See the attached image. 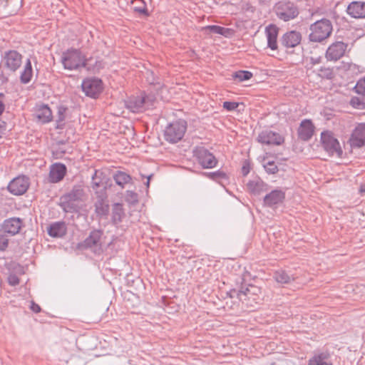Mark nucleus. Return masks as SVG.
I'll use <instances>...</instances> for the list:
<instances>
[{"mask_svg": "<svg viewBox=\"0 0 365 365\" xmlns=\"http://www.w3.org/2000/svg\"><path fill=\"white\" fill-rule=\"evenodd\" d=\"M61 62L64 69L80 71L87 66V58L80 49L71 48L63 52Z\"/></svg>", "mask_w": 365, "mask_h": 365, "instance_id": "1", "label": "nucleus"}, {"mask_svg": "<svg viewBox=\"0 0 365 365\" xmlns=\"http://www.w3.org/2000/svg\"><path fill=\"white\" fill-rule=\"evenodd\" d=\"M309 39L312 42L322 43L331 34L333 26L331 21L322 19L312 24L309 27Z\"/></svg>", "mask_w": 365, "mask_h": 365, "instance_id": "2", "label": "nucleus"}, {"mask_svg": "<svg viewBox=\"0 0 365 365\" xmlns=\"http://www.w3.org/2000/svg\"><path fill=\"white\" fill-rule=\"evenodd\" d=\"M155 97L142 92L139 96H133L125 102V108L132 113L143 112L146 108L153 106Z\"/></svg>", "mask_w": 365, "mask_h": 365, "instance_id": "3", "label": "nucleus"}, {"mask_svg": "<svg viewBox=\"0 0 365 365\" xmlns=\"http://www.w3.org/2000/svg\"><path fill=\"white\" fill-rule=\"evenodd\" d=\"M187 124L183 119H178L169 123L164 130L165 140L170 143H176L184 136Z\"/></svg>", "mask_w": 365, "mask_h": 365, "instance_id": "4", "label": "nucleus"}, {"mask_svg": "<svg viewBox=\"0 0 365 365\" xmlns=\"http://www.w3.org/2000/svg\"><path fill=\"white\" fill-rule=\"evenodd\" d=\"M320 141L323 149L329 154V156L336 155L338 158H341L342 156V148L332 132L329 130H324L322 132Z\"/></svg>", "mask_w": 365, "mask_h": 365, "instance_id": "5", "label": "nucleus"}, {"mask_svg": "<svg viewBox=\"0 0 365 365\" xmlns=\"http://www.w3.org/2000/svg\"><path fill=\"white\" fill-rule=\"evenodd\" d=\"M275 14L278 19L287 22L297 17L299 9L292 1H281L275 6Z\"/></svg>", "mask_w": 365, "mask_h": 365, "instance_id": "6", "label": "nucleus"}, {"mask_svg": "<svg viewBox=\"0 0 365 365\" xmlns=\"http://www.w3.org/2000/svg\"><path fill=\"white\" fill-rule=\"evenodd\" d=\"M193 156L204 169H211L217 164L215 156L204 147H196L193 150Z\"/></svg>", "mask_w": 365, "mask_h": 365, "instance_id": "7", "label": "nucleus"}, {"mask_svg": "<svg viewBox=\"0 0 365 365\" xmlns=\"http://www.w3.org/2000/svg\"><path fill=\"white\" fill-rule=\"evenodd\" d=\"M81 88L87 96L96 98L102 91L103 82L96 77L88 78L82 81Z\"/></svg>", "mask_w": 365, "mask_h": 365, "instance_id": "8", "label": "nucleus"}, {"mask_svg": "<svg viewBox=\"0 0 365 365\" xmlns=\"http://www.w3.org/2000/svg\"><path fill=\"white\" fill-rule=\"evenodd\" d=\"M30 182L29 178L25 175L18 176L14 178L7 186L10 193L14 195H21L24 194L29 187Z\"/></svg>", "mask_w": 365, "mask_h": 365, "instance_id": "9", "label": "nucleus"}, {"mask_svg": "<svg viewBox=\"0 0 365 365\" xmlns=\"http://www.w3.org/2000/svg\"><path fill=\"white\" fill-rule=\"evenodd\" d=\"M257 141L267 145H280L284 143V138L279 133L267 129L259 133Z\"/></svg>", "mask_w": 365, "mask_h": 365, "instance_id": "10", "label": "nucleus"}, {"mask_svg": "<svg viewBox=\"0 0 365 365\" xmlns=\"http://www.w3.org/2000/svg\"><path fill=\"white\" fill-rule=\"evenodd\" d=\"M2 61L6 68L15 72L21 65L22 56L16 50L6 51L4 52Z\"/></svg>", "mask_w": 365, "mask_h": 365, "instance_id": "11", "label": "nucleus"}, {"mask_svg": "<svg viewBox=\"0 0 365 365\" xmlns=\"http://www.w3.org/2000/svg\"><path fill=\"white\" fill-rule=\"evenodd\" d=\"M103 232L101 230H93L82 242V247L86 249H93L95 253L101 250V238Z\"/></svg>", "mask_w": 365, "mask_h": 365, "instance_id": "12", "label": "nucleus"}, {"mask_svg": "<svg viewBox=\"0 0 365 365\" xmlns=\"http://www.w3.org/2000/svg\"><path fill=\"white\" fill-rule=\"evenodd\" d=\"M23 226V220L20 217H14L6 219L1 224V229L6 235L14 236L20 232Z\"/></svg>", "mask_w": 365, "mask_h": 365, "instance_id": "13", "label": "nucleus"}, {"mask_svg": "<svg viewBox=\"0 0 365 365\" xmlns=\"http://www.w3.org/2000/svg\"><path fill=\"white\" fill-rule=\"evenodd\" d=\"M246 187L249 193L254 196H259L269 189V185L258 176H254L250 179Z\"/></svg>", "mask_w": 365, "mask_h": 365, "instance_id": "14", "label": "nucleus"}, {"mask_svg": "<svg viewBox=\"0 0 365 365\" xmlns=\"http://www.w3.org/2000/svg\"><path fill=\"white\" fill-rule=\"evenodd\" d=\"M84 193L82 186L80 185H74L71 190L61 197L62 206L64 210L71 208V204L73 202L78 201L81 199Z\"/></svg>", "mask_w": 365, "mask_h": 365, "instance_id": "15", "label": "nucleus"}, {"mask_svg": "<svg viewBox=\"0 0 365 365\" xmlns=\"http://www.w3.org/2000/svg\"><path fill=\"white\" fill-rule=\"evenodd\" d=\"M347 44L342 41H336L331 43L326 51V58L328 61H337L345 53Z\"/></svg>", "mask_w": 365, "mask_h": 365, "instance_id": "16", "label": "nucleus"}, {"mask_svg": "<svg viewBox=\"0 0 365 365\" xmlns=\"http://www.w3.org/2000/svg\"><path fill=\"white\" fill-rule=\"evenodd\" d=\"M250 288L255 289V287L252 285H249V287H241L240 289H231L230 291L227 292V297L230 298H237L240 301H241L243 304H245L247 306L253 307L252 304H249V299L250 295L253 294Z\"/></svg>", "mask_w": 365, "mask_h": 365, "instance_id": "17", "label": "nucleus"}, {"mask_svg": "<svg viewBox=\"0 0 365 365\" xmlns=\"http://www.w3.org/2000/svg\"><path fill=\"white\" fill-rule=\"evenodd\" d=\"M349 143L353 148H360L365 145V123L355 128L349 138Z\"/></svg>", "mask_w": 365, "mask_h": 365, "instance_id": "18", "label": "nucleus"}, {"mask_svg": "<svg viewBox=\"0 0 365 365\" xmlns=\"http://www.w3.org/2000/svg\"><path fill=\"white\" fill-rule=\"evenodd\" d=\"M285 198V192L280 189H275L266 194L263 198L264 205L273 207L282 203Z\"/></svg>", "mask_w": 365, "mask_h": 365, "instance_id": "19", "label": "nucleus"}, {"mask_svg": "<svg viewBox=\"0 0 365 365\" xmlns=\"http://www.w3.org/2000/svg\"><path fill=\"white\" fill-rule=\"evenodd\" d=\"M67 173L66 166L61 163H56L50 168L48 181L51 183H57L61 181Z\"/></svg>", "mask_w": 365, "mask_h": 365, "instance_id": "20", "label": "nucleus"}, {"mask_svg": "<svg viewBox=\"0 0 365 365\" xmlns=\"http://www.w3.org/2000/svg\"><path fill=\"white\" fill-rule=\"evenodd\" d=\"M301 41L300 32L293 30L284 34L280 39V43L286 48H292L298 46Z\"/></svg>", "mask_w": 365, "mask_h": 365, "instance_id": "21", "label": "nucleus"}, {"mask_svg": "<svg viewBox=\"0 0 365 365\" xmlns=\"http://www.w3.org/2000/svg\"><path fill=\"white\" fill-rule=\"evenodd\" d=\"M346 13L354 19H364L365 2L361 1L351 2L346 8Z\"/></svg>", "mask_w": 365, "mask_h": 365, "instance_id": "22", "label": "nucleus"}, {"mask_svg": "<svg viewBox=\"0 0 365 365\" xmlns=\"http://www.w3.org/2000/svg\"><path fill=\"white\" fill-rule=\"evenodd\" d=\"M314 132V126L312 121L309 119H304L302 120L298 129L299 138L304 140L307 141L312 138Z\"/></svg>", "mask_w": 365, "mask_h": 365, "instance_id": "23", "label": "nucleus"}, {"mask_svg": "<svg viewBox=\"0 0 365 365\" xmlns=\"http://www.w3.org/2000/svg\"><path fill=\"white\" fill-rule=\"evenodd\" d=\"M279 28L274 24H269L265 28V34L267 39V47L271 50H277L278 48L277 36Z\"/></svg>", "mask_w": 365, "mask_h": 365, "instance_id": "24", "label": "nucleus"}, {"mask_svg": "<svg viewBox=\"0 0 365 365\" xmlns=\"http://www.w3.org/2000/svg\"><path fill=\"white\" fill-rule=\"evenodd\" d=\"M36 118L43 124L51 122L53 119V113L47 104L37 105L36 109Z\"/></svg>", "mask_w": 365, "mask_h": 365, "instance_id": "25", "label": "nucleus"}, {"mask_svg": "<svg viewBox=\"0 0 365 365\" xmlns=\"http://www.w3.org/2000/svg\"><path fill=\"white\" fill-rule=\"evenodd\" d=\"M47 232L52 237H62L67 232V227L63 221L55 222L48 226Z\"/></svg>", "mask_w": 365, "mask_h": 365, "instance_id": "26", "label": "nucleus"}, {"mask_svg": "<svg viewBox=\"0 0 365 365\" xmlns=\"http://www.w3.org/2000/svg\"><path fill=\"white\" fill-rule=\"evenodd\" d=\"M113 179L115 184L122 189H124L127 185L133 184L132 177L122 170H117L113 173Z\"/></svg>", "mask_w": 365, "mask_h": 365, "instance_id": "27", "label": "nucleus"}, {"mask_svg": "<svg viewBox=\"0 0 365 365\" xmlns=\"http://www.w3.org/2000/svg\"><path fill=\"white\" fill-rule=\"evenodd\" d=\"M68 110V107L64 105H58L57 106V115L56 119V129L62 130L65 127L64 120L66 119V113Z\"/></svg>", "mask_w": 365, "mask_h": 365, "instance_id": "28", "label": "nucleus"}, {"mask_svg": "<svg viewBox=\"0 0 365 365\" xmlns=\"http://www.w3.org/2000/svg\"><path fill=\"white\" fill-rule=\"evenodd\" d=\"M125 215L123 205L120 203H115L113 205L111 221L114 225L120 224Z\"/></svg>", "mask_w": 365, "mask_h": 365, "instance_id": "29", "label": "nucleus"}, {"mask_svg": "<svg viewBox=\"0 0 365 365\" xmlns=\"http://www.w3.org/2000/svg\"><path fill=\"white\" fill-rule=\"evenodd\" d=\"M32 76L33 69L31 62L29 58H27L24 66V68L20 75V81L22 83L27 84L31 81Z\"/></svg>", "mask_w": 365, "mask_h": 365, "instance_id": "30", "label": "nucleus"}, {"mask_svg": "<svg viewBox=\"0 0 365 365\" xmlns=\"http://www.w3.org/2000/svg\"><path fill=\"white\" fill-rule=\"evenodd\" d=\"M95 212L98 217H106L108 215L109 212V205L107 204L104 200L100 199L98 200L95 204Z\"/></svg>", "mask_w": 365, "mask_h": 365, "instance_id": "31", "label": "nucleus"}, {"mask_svg": "<svg viewBox=\"0 0 365 365\" xmlns=\"http://www.w3.org/2000/svg\"><path fill=\"white\" fill-rule=\"evenodd\" d=\"M202 30L208 31L210 33L220 34L225 37H227L230 35L231 31V29L229 28H225L217 25H208L204 26Z\"/></svg>", "mask_w": 365, "mask_h": 365, "instance_id": "32", "label": "nucleus"}, {"mask_svg": "<svg viewBox=\"0 0 365 365\" xmlns=\"http://www.w3.org/2000/svg\"><path fill=\"white\" fill-rule=\"evenodd\" d=\"M274 278L277 282L280 284H288L294 280L292 275L289 274L284 270L276 271L274 274Z\"/></svg>", "mask_w": 365, "mask_h": 365, "instance_id": "33", "label": "nucleus"}, {"mask_svg": "<svg viewBox=\"0 0 365 365\" xmlns=\"http://www.w3.org/2000/svg\"><path fill=\"white\" fill-rule=\"evenodd\" d=\"M203 175L207 177L209 179L218 181L220 180H228L229 177L226 173L221 170L214 172L203 173Z\"/></svg>", "mask_w": 365, "mask_h": 365, "instance_id": "34", "label": "nucleus"}, {"mask_svg": "<svg viewBox=\"0 0 365 365\" xmlns=\"http://www.w3.org/2000/svg\"><path fill=\"white\" fill-rule=\"evenodd\" d=\"M252 76V73L249 71L240 70L232 74V78L238 82H242L250 80Z\"/></svg>", "mask_w": 365, "mask_h": 365, "instance_id": "35", "label": "nucleus"}, {"mask_svg": "<svg viewBox=\"0 0 365 365\" xmlns=\"http://www.w3.org/2000/svg\"><path fill=\"white\" fill-rule=\"evenodd\" d=\"M92 58H87V66L85 68L90 72L96 73L103 68V63L101 60H96L94 64L90 63Z\"/></svg>", "mask_w": 365, "mask_h": 365, "instance_id": "36", "label": "nucleus"}, {"mask_svg": "<svg viewBox=\"0 0 365 365\" xmlns=\"http://www.w3.org/2000/svg\"><path fill=\"white\" fill-rule=\"evenodd\" d=\"M98 175H103L101 172L95 170L91 177V187L93 190H98L102 186V180Z\"/></svg>", "mask_w": 365, "mask_h": 365, "instance_id": "37", "label": "nucleus"}, {"mask_svg": "<svg viewBox=\"0 0 365 365\" xmlns=\"http://www.w3.org/2000/svg\"><path fill=\"white\" fill-rule=\"evenodd\" d=\"M324 354L314 355L309 360V365H329V364L324 361Z\"/></svg>", "mask_w": 365, "mask_h": 365, "instance_id": "38", "label": "nucleus"}, {"mask_svg": "<svg viewBox=\"0 0 365 365\" xmlns=\"http://www.w3.org/2000/svg\"><path fill=\"white\" fill-rule=\"evenodd\" d=\"M318 76L322 78L331 80L334 77L333 71L330 68L321 67Z\"/></svg>", "mask_w": 365, "mask_h": 365, "instance_id": "39", "label": "nucleus"}, {"mask_svg": "<svg viewBox=\"0 0 365 365\" xmlns=\"http://www.w3.org/2000/svg\"><path fill=\"white\" fill-rule=\"evenodd\" d=\"M263 167L266 173L268 174H275L279 170L277 165L273 160L268 161L267 163L263 165Z\"/></svg>", "mask_w": 365, "mask_h": 365, "instance_id": "40", "label": "nucleus"}, {"mask_svg": "<svg viewBox=\"0 0 365 365\" xmlns=\"http://www.w3.org/2000/svg\"><path fill=\"white\" fill-rule=\"evenodd\" d=\"M141 4V6L133 7V11L144 16H149L150 13L147 9L145 2L144 1H142Z\"/></svg>", "mask_w": 365, "mask_h": 365, "instance_id": "41", "label": "nucleus"}, {"mask_svg": "<svg viewBox=\"0 0 365 365\" xmlns=\"http://www.w3.org/2000/svg\"><path fill=\"white\" fill-rule=\"evenodd\" d=\"M9 245V239L7 235L3 232V230L0 229V250H5Z\"/></svg>", "mask_w": 365, "mask_h": 365, "instance_id": "42", "label": "nucleus"}, {"mask_svg": "<svg viewBox=\"0 0 365 365\" xmlns=\"http://www.w3.org/2000/svg\"><path fill=\"white\" fill-rule=\"evenodd\" d=\"M356 93L359 94L365 93V77L359 80L354 87Z\"/></svg>", "mask_w": 365, "mask_h": 365, "instance_id": "43", "label": "nucleus"}, {"mask_svg": "<svg viewBox=\"0 0 365 365\" xmlns=\"http://www.w3.org/2000/svg\"><path fill=\"white\" fill-rule=\"evenodd\" d=\"M239 106V103L235 101H225L223 103V108L227 111H232L237 109Z\"/></svg>", "mask_w": 365, "mask_h": 365, "instance_id": "44", "label": "nucleus"}, {"mask_svg": "<svg viewBox=\"0 0 365 365\" xmlns=\"http://www.w3.org/2000/svg\"><path fill=\"white\" fill-rule=\"evenodd\" d=\"M351 103L354 106L357 108H365V97L359 98H354L351 99Z\"/></svg>", "mask_w": 365, "mask_h": 365, "instance_id": "45", "label": "nucleus"}, {"mask_svg": "<svg viewBox=\"0 0 365 365\" xmlns=\"http://www.w3.org/2000/svg\"><path fill=\"white\" fill-rule=\"evenodd\" d=\"M126 201L130 203H135L138 202V195L134 191L128 190L125 195Z\"/></svg>", "mask_w": 365, "mask_h": 365, "instance_id": "46", "label": "nucleus"}, {"mask_svg": "<svg viewBox=\"0 0 365 365\" xmlns=\"http://www.w3.org/2000/svg\"><path fill=\"white\" fill-rule=\"evenodd\" d=\"M251 170V164L250 160H245L243 163L241 168V173L243 176H247Z\"/></svg>", "mask_w": 365, "mask_h": 365, "instance_id": "47", "label": "nucleus"}, {"mask_svg": "<svg viewBox=\"0 0 365 365\" xmlns=\"http://www.w3.org/2000/svg\"><path fill=\"white\" fill-rule=\"evenodd\" d=\"M8 283L11 286H16L19 284V279L16 274L10 273L8 276Z\"/></svg>", "mask_w": 365, "mask_h": 365, "instance_id": "48", "label": "nucleus"}, {"mask_svg": "<svg viewBox=\"0 0 365 365\" xmlns=\"http://www.w3.org/2000/svg\"><path fill=\"white\" fill-rule=\"evenodd\" d=\"M147 74V81L149 82L150 84L155 85L159 83L155 79V77L153 71H148Z\"/></svg>", "mask_w": 365, "mask_h": 365, "instance_id": "49", "label": "nucleus"}, {"mask_svg": "<svg viewBox=\"0 0 365 365\" xmlns=\"http://www.w3.org/2000/svg\"><path fill=\"white\" fill-rule=\"evenodd\" d=\"M6 130V123L0 119V138L3 137Z\"/></svg>", "mask_w": 365, "mask_h": 365, "instance_id": "50", "label": "nucleus"}, {"mask_svg": "<svg viewBox=\"0 0 365 365\" xmlns=\"http://www.w3.org/2000/svg\"><path fill=\"white\" fill-rule=\"evenodd\" d=\"M30 308L35 313H38L41 311L40 306L34 302H31Z\"/></svg>", "mask_w": 365, "mask_h": 365, "instance_id": "51", "label": "nucleus"}, {"mask_svg": "<svg viewBox=\"0 0 365 365\" xmlns=\"http://www.w3.org/2000/svg\"><path fill=\"white\" fill-rule=\"evenodd\" d=\"M9 81V78L1 71L0 73V81L3 83H6Z\"/></svg>", "mask_w": 365, "mask_h": 365, "instance_id": "52", "label": "nucleus"}, {"mask_svg": "<svg viewBox=\"0 0 365 365\" xmlns=\"http://www.w3.org/2000/svg\"><path fill=\"white\" fill-rule=\"evenodd\" d=\"M5 110V105L3 101H0V115L4 113Z\"/></svg>", "mask_w": 365, "mask_h": 365, "instance_id": "53", "label": "nucleus"}, {"mask_svg": "<svg viewBox=\"0 0 365 365\" xmlns=\"http://www.w3.org/2000/svg\"><path fill=\"white\" fill-rule=\"evenodd\" d=\"M153 177V175H150L147 178V181L145 182V185L147 187H149V185H150V180L151 179V178Z\"/></svg>", "mask_w": 365, "mask_h": 365, "instance_id": "54", "label": "nucleus"}, {"mask_svg": "<svg viewBox=\"0 0 365 365\" xmlns=\"http://www.w3.org/2000/svg\"><path fill=\"white\" fill-rule=\"evenodd\" d=\"M311 61H312V63L313 64H317V63H319V58H311Z\"/></svg>", "mask_w": 365, "mask_h": 365, "instance_id": "55", "label": "nucleus"}, {"mask_svg": "<svg viewBox=\"0 0 365 365\" xmlns=\"http://www.w3.org/2000/svg\"><path fill=\"white\" fill-rule=\"evenodd\" d=\"M359 191H360L361 193L365 192V183H364V184L361 185V186H360V189H359Z\"/></svg>", "mask_w": 365, "mask_h": 365, "instance_id": "56", "label": "nucleus"}, {"mask_svg": "<svg viewBox=\"0 0 365 365\" xmlns=\"http://www.w3.org/2000/svg\"><path fill=\"white\" fill-rule=\"evenodd\" d=\"M17 269H18V271H19L20 273H23V272H24V271H23L24 268H23L22 267H21V266L18 265Z\"/></svg>", "mask_w": 365, "mask_h": 365, "instance_id": "57", "label": "nucleus"}, {"mask_svg": "<svg viewBox=\"0 0 365 365\" xmlns=\"http://www.w3.org/2000/svg\"><path fill=\"white\" fill-rule=\"evenodd\" d=\"M4 93H0V97H4Z\"/></svg>", "mask_w": 365, "mask_h": 365, "instance_id": "58", "label": "nucleus"}, {"mask_svg": "<svg viewBox=\"0 0 365 365\" xmlns=\"http://www.w3.org/2000/svg\"><path fill=\"white\" fill-rule=\"evenodd\" d=\"M329 365H332L331 364H329Z\"/></svg>", "mask_w": 365, "mask_h": 365, "instance_id": "59", "label": "nucleus"}]
</instances>
